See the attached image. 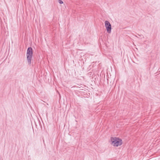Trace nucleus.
Wrapping results in <instances>:
<instances>
[{
  "mask_svg": "<svg viewBox=\"0 0 160 160\" xmlns=\"http://www.w3.org/2000/svg\"><path fill=\"white\" fill-rule=\"evenodd\" d=\"M59 2L60 4L63 3V2L61 0H59Z\"/></svg>",
  "mask_w": 160,
  "mask_h": 160,
  "instance_id": "obj_4",
  "label": "nucleus"
},
{
  "mask_svg": "<svg viewBox=\"0 0 160 160\" xmlns=\"http://www.w3.org/2000/svg\"><path fill=\"white\" fill-rule=\"evenodd\" d=\"M112 144L114 146H120L122 144V140L118 138L112 137L111 138Z\"/></svg>",
  "mask_w": 160,
  "mask_h": 160,
  "instance_id": "obj_2",
  "label": "nucleus"
},
{
  "mask_svg": "<svg viewBox=\"0 0 160 160\" xmlns=\"http://www.w3.org/2000/svg\"><path fill=\"white\" fill-rule=\"evenodd\" d=\"M32 48L29 47L27 50L26 55L27 61L28 64L30 65L31 63V59L32 56Z\"/></svg>",
  "mask_w": 160,
  "mask_h": 160,
  "instance_id": "obj_1",
  "label": "nucleus"
},
{
  "mask_svg": "<svg viewBox=\"0 0 160 160\" xmlns=\"http://www.w3.org/2000/svg\"><path fill=\"white\" fill-rule=\"evenodd\" d=\"M105 25L107 31L108 33H110L111 32L112 27L110 23L108 21H105Z\"/></svg>",
  "mask_w": 160,
  "mask_h": 160,
  "instance_id": "obj_3",
  "label": "nucleus"
}]
</instances>
